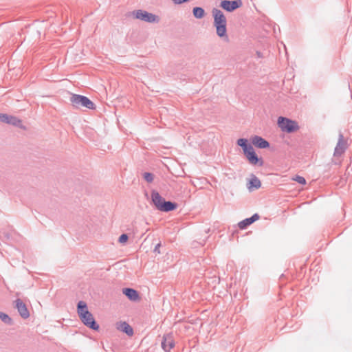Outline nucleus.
Returning a JSON list of instances; mask_svg holds the SVG:
<instances>
[{"mask_svg":"<svg viewBox=\"0 0 352 352\" xmlns=\"http://www.w3.org/2000/svg\"><path fill=\"white\" fill-rule=\"evenodd\" d=\"M14 302L15 307L21 318L24 319L28 318L30 316V313L25 304L20 298H17Z\"/></svg>","mask_w":352,"mask_h":352,"instance_id":"12","label":"nucleus"},{"mask_svg":"<svg viewBox=\"0 0 352 352\" xmlns=\"http://www.w3.org/2000/svg\"><path fill=\"white\" fill-rule=\"evenodd\" d=\"M4 113H0V121L1 122L2 121V117L3 116Z\"/></svg>","mask_w":352,"mask_h":352,"instance_id":"29","label":"nucleus"},{"mask_svg":"<svg viewBox=\"0 0 352 352\" xmlns=\"http://www.w3.org/2000/svg\"><path fill=\"white\" fill-rule=\"evenodd\" d=\"M69 100L72 105L77 109L81 107L89 109H96L95 104L89 98L82 95L72 94Z\"/></svg>","mask_w":352,"mask_h":352,"instance_id":"3","label":"nucleus"},{"mask_svg":"<svg viewBox=\"0 0 352 352\" xmlns=\"http://www.w3.org/2000/svg\"><path fill=\"white\" fill-rule=\"evenodd\" d=\"M256 54H257V56H258V58L262 57L261 52H256Z\"/></svg>","mask_w":352,"mask_h":352,"instance_id":"28","label":"nucleus"},{"mask_svg":"<svg viewBox=\"0 0 352 352\" xmlns=\"http://www.w3.org/2000/svg\"><path fill=\"white\" fill-rule=\"evenodd\" d=\"M251 140L252 144L258 148H267L270 146L266 140L258 135H254L252 138Z\"/></svg>","mask_w":352,"mask_h":352,"instance_id":"13","label":"nucleus"},{"mask_svg":"<svg viewBox=\"0 0 352 352\" xmlns=\"http://www.w3.org/2000/svg\"><path fill=\"white\" fill-rule=\"evenodd\" d=\"M249 162L252 165H258V166H263V160L261 157H258L255 153L254 148L245 154Z\"/></svg>","mask_w":352,"mask_h":352,"instance_id":"10","label":"nucleus"},{"mask_svg":"<svg viewBox=\"0 0 352 352\" xmlns=\"http://www.w3.org/2000/svg\"><path fill=\"white\" fill-rule=\"evenodd\" d=\"M261 186V182L260 179L255 176L254 175H252L248 184V188L250 191H252L254 189H258Z\"/></svg>","mask_w":352,"mask_h":352,"instance_id":"16","label":"nucleus"},{"mask_svg":"<svg viewBox=\"0 0 352 352\" xmlns=\"http://www.w3.org/2000/svg\"><path fill=\"white\" fill-rule=\"evenodd\" d=\"M212 16L214 18L213 25L216 28V33L220 38L228 40L227 35V21L223 12L217 8H213L212 10Z\"/></svg>","mask_w":352,"mask_h":352,"instance_id":"2","label":"nucleus"},{"mask_svg":"<svg viewBox=\"0 0 352 352\" xmlns=\"http://www.w3.org/2000/svg\"><path fill=\"white\" fill-rule=\"evenodd\" d=\"M243 3L241 0H223L221 2L220 6L228 12H232L236 9L242 6Z\"/></svg>","mask_w":352,"mask_h":352,"instance_id":"7","label":"nucleus"},{"mask_svg":"<svg viewBox=\"0 0 352 352\" xmlns=\"http://www.w3.org/2000/svg\"><path fill=\"white\" fill-rule=\"evenodd\" d=\"M348 148L347 140H345L342 132L339 133L338 141L334 149V156H340Z\"/></svg>","mask_w":352,"mask_h":352,"instance_id":"6","label":"nucleus"},{"mask_svg":"<svg viewBox=\"0 0 352 352\" xmlns=\"http://www.w3.org/2000/svg\"><path fill=\"white\" fill-rule=\"evenodd\" d=\"M132 14L135 19L148 23H158L160 21L158 16L143 10H134Z\"/></svg>","mask_w":352,"mask_h":352,"instance_id":"5","label":"nucleus"},{"mask_svg":"<svg viewBox=\"0 0 352 352\" xmlns=\"http://www.w3.org/2000/svg\"><path fill=\"white\" fill-rule=\"evenodd\" d=\"M175 4H182L185 2H188L190 0H173Z\"/></svg>","mask_w":352,"mask_h":352,"instance_id":"27","label":"nucleus"},{"mask_svg":"<svg viewBox=\"0 0 352 352\" xmlns=\"http://www.w3.org/2000/svg\"><path fill=\"white\" fill-rule=\"evenodd\" d=\"M278 125L283 131L287 133H293L299 129L298 123L285 117H279L278 119Z\"/></svg>","mask_w":352,"mask_h":352,"instance_id":"4","label":"nucleus"},{"mask_svg":"<svg viewBox=\"0 0 352 352\" xmlns=\"http://www.w3.org/2000/svg\"><path fill=\"white\" fill-rule=\"evenodd\" d=\"M1 117H2V121L1 122H3V123L8 124L10 116L8 115V114L4 113L3 116H1Z\"/></svg>","mask_w":352,"mask_h":352,"instance_id":"25","label":"nucleus"},{"mask_svg":"<svg viewBox=\"0 0 352 352\" xmlns=\"http://www.w3.org/2000/svg\"><path fill=\"white\" fill-rule=\"evenodd\" d=\"M129 239V236L126 234H122L118 239V242L120 243H126Z\"/></svg>","mask_w":352,"mask_h":352,"instance_id":"24","label":"nucleus"},{"mask_svg":"<svg viewBox=\"0 0 352 352\" xmlns=\"http://www.w3.org/2000/svg\"><path fill=\"white\" fill-rule=\"evenodd\" d=\"M292 180L297 182L298 183L302 184V185L306 184L305 179L303 177L300 176V175H296L295 177H294L292 178Z\"/></svg>","mask_w":352,"mask_h":352,"instance_id":"23","label":"nucleus"},{"mask_svg":"<svg viewBox=\"0 0 352 352\" xmlns=\"http://www.w3.org/2000/svg\"><path fill=\"white\" fill-rule=\"evenodd\" d=\"M192 14L195 18L202 19L205 15V11L201 7H195L192 9Z\"/></svg>","mask_w":352,"mask_h":352,"instance_id":"19","label":"nucleus"},{"mask_svg":"<svg viewBox=\"0 0 352 352\" xmlns=\"http://www.w3.org/2000/svg\"><path fill=\"white\" fill-rule=\"evenodd\" d=\"M0 319L6 324H10L12 323L11 318L3 312H0Z\"/></svg>","mask_w":352,"mask_h":352,"instance_id":"21","label":"nucleus"},{"mask_svg":"<svg viewBox=\"0 0 352 352\" xmlns=\"http://www.w3.org/2000/svg\"><path fill=\"white\" fill-rule=\"evenodd\" d=\"M77 313L81 322L88 328L98 331L100 328L92 314L89 311L85 302L80 300L77 304Z\"/></svg>","mask_w":352,"mask_h":352,"instance_id":"1","label":"nucleus"},{"mask_svg":"<svg viewBox=\"0 0 352 352\" xmlns=\"http://www.w3.org/2000/svg\"><path fill=\"white\" fill-rule=\"evenodd\" d=\"M162 198L163 197L160 195L158 192L155 190H153L151 192V201L156 208L160 205L161 201H162Z\"/></svg>","mask_w":352,"mask_h":352,"instance_id":"18","label":"nucleus"},{"mask_svg":"<svg viewBox=\"0 0 352 352\" xmlns=\"http://www.w3.org/2000/svg\"><path fill=\"white\" fill-rule=\"evenodd\" d=\"M161 247V243H157L155 246V248L153 250V252L155 253H157V254H160V248Z\"/></svg>","mask_w":352,"mask_h":352,"instance_id":"26","label":"nucleus"},{"mask_svg":"<svg viewBox=\"0 0 352 352\" xmlns=\"http://www.w3.org/2000/svg\"><path fill=\"white\" fill-rule=\"evenodd\" d=\"M237 145L242 148L244 155L253 148L246 138H239L237 140Z\"/></svg>","mask_w":352,"mask_h":352,"instance_id":"17","label":"nucleus"},{"mask_svg":"<svg viewBox=\"0 0 352 352\" xmlns=\"http://www.w3.org/2000/svg\"><path fill=\"white\" fill-rule=\"evenodd\" d=\"M259 218H260V216L258 215V214L255 213L252 217H250L249 218H246V219H243V221H240L238 223V226L241 230H244V229L247 228L249 226L252 224L254 222L258 220Z\"/></svg>","mask_w":352,"mask_h":352,"instance_id":"14","label":"nucleus"},{"mask_svg":"<svg viewBox=\"0 0 352 352\" xmlns=\"http://www.w3.org/2000/svg\"><path fill=\"white\" fill-rule=\"evenodd\" d=\"M8 124H12L15 126L21 127L22 122L20 119L15 116H10Z\"/></svg>","mask_w":352,"mask_h":352,"instance_id":"20","label":"nucleus"},{"mask_svg":"<svg viewBox=\"0 0 352 352\" xmlns=\"http://www.w3.org/2000/svg\"><path fill=\"white\" fill-rule=\"evenodd\" d=\"M116 328L118 330L126 333L129 336L133 334V328L126 322L120 321L117 322Z\"/></svg>","mask_w":352,"mask_h":352,"instance_id":"15","label":"nucleus"},{"mask_svg":"<svg viewBox=\"0 0 352 352\" xmlns=\"http://www.w3.org/2000/svg\"><path fill=\"white\" fill-rule=\"evenodd\" d=\"M162 348L166 351L168 352L175 346V341L172 333L164 334L161 342Z\"/></svg>","mask_w":352,"mask_h":352,"instance_id":"8","label":"nucleus"},{"mask_svg":"<svg viewBox=\"0 0 352 352\" xmlns=\"http://www.w3.org/2000/svg\"><path fill=\"white\" fill-rule=\"evenodd\" d=\"M162 201H161L160 205L156 208L160 211L168 212L173 211L177 208V204L175 202L166 201L164 198H162Z\"/></svg>","mask_w":352,"mask_h":352,"instance_id":"9","label":"nucleus"},{"mask_svg":"<svg viewBox=\"0 0 352 352\" xmlns=\"http://www.w3.org/2000/svg\"><path fill=\"white\" fill-rule=\"evenodd\" d=\"M122 294H124L129 300L133 302H138L141 299L138 292L133 288H123Z\"/></svg>","mask_w":352,"mask_h":352,"instance_id":"11","label":"nucleus"},{"mask_svg":"<svg viewBox=\"0 0 352 352\" xmlns=\"http://www.w3.org/2000/svg\"><path fill=\"white\" fill-rule=\"evenodd\" d=\"M144 179L148 183H151L154 179L153 174L146 172L143 174Z\"/></svg>","mask_w":352,"mask_h":352,"instance_id":"22","label":"nucleus"}]
</instances>
